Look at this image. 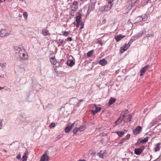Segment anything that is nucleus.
Listing matches in <instances>:
<instances>
[{"mask_svg": "<svg viewBox=\"0 0 161 161\" xmlns=\"http://www.w3.org/2000/svg\"><path fill=\"white\" fill-rule=\"evenodd\" d=\"M50 61L53 65H55L57 63V61L55 57L50 58Z\"/></svg>", "mask_w": 161, "mask_h": 161, "instance_id": "nucleus-19", "label": "nucleus"}, {"mask_svg": "<svg viewBox=\"0 0 161 161\" xmlns=\"http://www.w3.org/2000/svg\"><path fill=\"white\" fill-rule=\"evenodd\" d=\"M148 35H149L148 36H150V34H148Z\"/></svg>", "mask_w": 161, "mask_h": 161, "instance_id": "nucleus-52", "label": "nucleus"}, {"mask_svg": "<svg viewBox=\"0 0 161 161\" xmlns=\"http://www.w3.org/2000/svg\"><path fill=\"white\" fill-rule=\"evenodd\" d=\"M127 116L126 115V114L123 113L122 112L118 119L115 122V123L119 124L124 119V120H125V118Z\"/></svg>", "mask_w": 161, "mask_h": 161, "instance_id": "nucleus-6", "label": "nucleus"}, {"mask_svg": "<svg viewBox=\"0 0 161 161\" xmlns=\"http://www.w3.org/2000/svg\"><path fill=\"white\" fill-rule=\"evenodd\" d=\"M63 136V135L62 134H61L58 135L56 138V140L57 141L62 138Z\"/></svg>", "mask_w": 161, "mask_h": 161, "instance_id": "nucleus-31", "label": "nucleus"}, {"mask_svg": "<svg viewBox=\"0 0 161 161\" xmlns=\"http://www.w3.org/2000/svg\"><path fill=\"white\" fill-rule=\"evenodd\" d=\"M127 121H125V122H130L131 121V119L132 118V116L131 115H128L127 116Z\"/></svg>", "mask_w": 161, "mask_h": 161, "instance_id": "nucleus-28", "label": "nucleus"}, {"mask_svg": "<svg viewBox=\"0 0 161 161\" xmlns=\"http://www.w3.org/2000/svg\"><path fill=\"white\" fill-rule=\"evenodd\" d=\"M91 2L92 4V7L94 8L95 5V4L96 3V1H95L92 3V1L91 0Z\"/></svg>", "mask_w": 161, "mask_h": 161, "instance_id": "nucleus-39", "label": "nucleus"}, {"mask_svg": "<svg viewBox=\"0 0 161 161\" xmlns=\"http://www.w3.org/2000/svg\"><path fill=\"white\" fill-rule=\"evenodd\" d=\"M82 16V14L81 13H79L77 14L75 17V20H80Z\"/></svg>", "mask_w": 161, "mask_h": 161, "instance_id": "nucleus-20", "label": "nucleus"}, {"mask_svg": "<svg viewBox=\"0 0 161 161\" xmlns=\"http://www.w3.org/2000/svg\"><path fill=\"white\" fill-rule=\"evenodd\" d=\"M97 43H99V44H100L101 45V46L102 45V43L100 41H99Z\"/></svg>", "mask_w": 161, "mask_h": 161, "instance_id": "nucleus-42", "label": "nucleus"}, {"mask_svg": "<svg viewBox=\"0 0 161 161\" xmlns=\"http://www.w3.org/2000/svg\"><path fill=\"white\" fill-rule=\"evenodd\" d=\"M28 155V153L27 151H25L23 156L22 157V161H26L27 158L28 157L27 155Z\"/></svg>", "mask_w": 161, "mask_h": 161, "instance_id": "nucleus-16", "label": "nucleus"}, {"mask_svg": "<svg viewBox=\"0 0 161 161\" xmlns=\"http://www.w3.org/2000/svg\"><path fill=\"white\" fill-rule=\"evenodd\" d=\"M117 134L120 136L122 137L124 134L125 133L124 132H123L122 131H117L115 132Z\"/></svg>", "mask_w": 161, "mask_h": 161, "instance_id": "nucleus-25", "label": "nucleus"}, {"mask_svg": "<svg viewBox=\"0 0 161 161\" xmlns=\"http://www.w3.org/2000/svg\"><path fill=\"white\" fill-rule=\"evenodd\" d=\"M116 101V99L114 98H111L109 101V103L110 105L113 104Z\"/></svg>", "mask_w": 161, "mask_h": 161, "instance_id": "nucleus-26", "label": "nucleus"}, {"mask_svg": "<svg viewBox=\"0 0 161 161\" xmlns=\"http://www.w3.org/2000/svg\"><path fill=\"white\" fill-rule=\"evenodd\" d=\"M145 147L144 146H142L140 148L137 149H135L134 150V153L136 155H140L143 151L144 150Z\"/></svg>", "mask_w": 161, "mask_h": 161, "instance_id": "nucleus-7", "label": "nucleus"}, {"mask_svg": "<svg viewBox=\"0 0 161 161\" xmlns=\"http://www.w3.org/2000/svg\"><path fill=\"white\" fill-rule=\"evenodd\" d=\"M142 129V128L141 126H137L135 129L133 130V133L134 135H137L140 133Z\"/></svg>", "mask_w": 161, "mask_h": 161, "instance_id": "nucleus-11", "label": "nucleus"}, {"mask_svg": "<svg viewBox=\"0 0 161 161\" xmlns=\"http://www.w3.org/2000/svg\"><path fill=\"white\" fill-rule=\"evenodd\" d=\"M23 16L25 19H27L28 14L26 12H24L23 13Z\"/></svg>", "mask_w": 161, "mask_h": 161, "instance_id": "nucleus-32", "label": "nucleus"}, {"mask_svg": "<svg viewBox=\"0 0 161 161\" xmlns=\"http://www.w3.org/2000/svg\"><path fill=\"white\" fill-rule=\"evenodd\" d=\"M149 68V65H147L142 68L140 71V75L141 76H143L144 75L145 72Z\"/></svg>", "mask_w": 161, "mask_h": 161, "instance_id": "nucleus-10", "label": "nucleus"}, {"mask_svg": "<svg viewBox=\"0 0 161 161\" xmlns=\"http://www.w3.org/2000/svg\"><path fill=\"white\" fill-rule=\"evenodd\" d=\"M92 109H93L92 110V113L94 114H95L100 111L101 108L100 107H97L96 105H94Z\"/></svg>", "mask_w": 161, "mask_h": 161, "instance_id": "nucleus-12", "label": "nucleus"}, {"mask_svg": "<svg viewBox=\"0 0 161 161\" xmlns=\"http://www.w3.org/2000/svg\"><path fill=\"white\" fill-rule=\"evenodd\" d=\"M146 17V15L145 14L143 15L142 16H141V17H138V18H140L141 19H141L142 20H143V19H145Z\"/></svg>", "mask_w": 161, "mask_h": 161, "instance_id": "nucleus-35", "label": "nucleus"}, {"mask_svg": "<svg viewBox=\"0 0 161 161\" xmlns=\"http://www.w3.org/2000/svg\"><path fill=\"white\" fill-rule=\"evenodd\" d=\"M83 100H82V99H81L79 101L80 102H82L83 101Z\"/></svg>", "mask_w": 161, "mask_h": 161, "instance_id": "nucleus-46", "label": "nucleus"}, {"mask_svg": "<svg viewBox=\"0 0 161 161\" xmlns=\"http://www.w3.org/2000/svg\"><path fill=\"white\" fill-rule=\"evenodd\" d=\"M67 64L70 67H72L75 64V62L71 59H69L67 61Z\"/></svg>", "mask_w": 161, "mask_h": 161, "instance_id": "nucleus-18", "label": "nucleus"}, {"mask_svg": "<svg viewBox=\"0 0 161 161\" xmlns=\"http://www.w3.org/2000/svg\"><path fill=\"white\" fill-rule=\"evenodd\" d=\"M160 143H158L155 145V147L154 148L155 152H157L160 150Z\"/></svg>", "mask_w": 161, "mask_h": 161, "instance_id": "nucleus-22", "label": "nucleus"}, {"mask_svg": "<svg viewBox=\"0 0 161 161\" xmlns=\"http://www.w3.org/2000/svg\"><path fill=\"white\" fill-rule=\"evenodd\" d=\"M128 112L129 111L128 110L125 109L122 112L123 113L127 114L128 113Z\"/></svg>", "mask_w": 161, "mask_h": 161, "instance_id": "nucleus-37", "label": "nucleus"}, {"mask_svg": "<svg viewBox=\"0 0 161 161\" xmlns=\"http://www.w3.org/2000/svg\"><path fill=\"white\" fill-rule=\"evenodd\" d=\"M20 1H21L22 2L24 0H19Z\"/></svg>", "mask_w": 161, "mask_h": 161, "instance_id": "nucleus-50", "label": "nucleus"}, {"mask_svg": "<svg viewBox=\"0 0 161 161\" xmlns=\"http://www.w3.org/2000/svg\"><path fill=\"white\" fill-rule=\"evenodd\" d=\"M106 154L105 152L104 151H101L97 154V155L100 158H104Z\"/></svg>", "mask_w": 161, "mask_h": 161, "instance_id": "nucleus-14", "label": "nucleus"}, {"mask_svg": "<svg viewBox=\"0 0 161 161\" xmlns=\"http://www.w3.org/2000/svg\"><path fill=\"white\" fill-rule=\"evenodd\" d=\"M148 140V138L147 137L145 138L144 139L141 140V142L142 143H144L147 142Z\"/></svg>", "mask_w": 161, "mask_h": 161, "instance_id": "nucleus-30", "label": "nucleus"}, {"mask_svg": "<svg viewBox=\"0 0 161 161\" xmlns=\"http://www.w3.org/2000/svg\"><path fill=\"white\" fill-rule=\"evenodd\" d=\"M66 40L67 41L70 42L72 40V39L71 37H69L67 38Z\"/></svg>", "mask_w": 161, "mask_h": 161, "instance_id": "nucleus-40", "label": "nucleus"}, {"mask_svg": "<svg viewBox=\"0 0 161 161\" xmlns=\"http://www.w3.org/2000/svg\"><path fill=\"white\" fill-rule=\"evenodd\" d=\"M126 141L125 140V139H124V138H122L121 140V141L120 142H119L118 144V146H121L122 145V144H123V143Z\"/></svg>", "mask_w": 161, "mask_h": 161, "instance_id": "nucleus-27", "label": "nucleus"}, {"mask_svg": "<svg viewBox=\"0 0 161 161\" xmlns=\"http://www.w3.org/2000/svg\"><path fill=\"white\" fill-rule=\"evenodd\" d=\"M72 129V127H70L69 126H68L65 127L64 129V130L65 132L66 133H69Z\"/></svg>", "mask_w": 161, "mask_h": 161, "instance_id": "nucleus-21", "label": "nucleus"}, {"mask_svg": "<svg viewBox=\"0 0 161 161\" xmlns=\"http://www.w3.org/2000/svg\"><path fill=\"white\" fill-rule=\"evenodd\" d=\"M94 53V50H92L88 52L87 53V56L88 57H91L93 54Z\"/></svg>", "mask_w": 161, "mask_h": 161, "instance_id": "nucleus-24", "label": "nucleus"}, {"mask_svg": "<svg viewBox=\"0 0 161 161\" xmlns=\"http://www.w3.org/2000/svg\"><path fill=\"white\" fill-rule=\"evenodd\" d=\"M78 7V3L77 2V1H74L73 2V3L72 5L71 6L70 8L71 9V10L73 11H75Z\"/></svg>", "mask_w": 161, "mask_h": 161, "instance_id": "nucleus-9", "label": "nucleus"}, {"mask_svg": "<svg viewBox=\"0 0 161 161\" xmlns=\"http://www.w3.org/2000/svg\"><path fill=\"white\" fill-rule=\"evenodd\" d=\"M21 158V155L19 154L16 157V158L18 159H19L20 158Z\"/></svg>", "mask_w": 161, "mask_h": 161, "instance_id": "nucleus-41", "label": "nucleus"}, {"mask_svg": "<svg viewBox=\"0 0 161 161\" xmlns=\"http://www.w3.org/2000/svg\"><path fill=\"white\" fill-rule=\"evenodd\" d=\"M98 63L100 64L103 66L107 64V62L104 58H103L100 60Z\"/></svg>", "mask_w": 161, "mask_h": 161, "instance_id": "nucleus-17", "label": "nucleus"}, {"mask_svg": "<svg viewBox=\"0 0 161 161\" xmlns=\"http://www.w3.org/2000/svg\"><path fill=\"white\" fill-rule=\"evenodd\" d=\"M64 44V40H62L60 41V42H59L58 46H60L62 45H63Z\"/></svg>", "mask_w": 161, "mask_h": 161, "instance_id": "nucleus-33", "label": "nucleus"}, {"mask_svg": "<svg viewBox=\"0 0 161 161\" xmlns=\"http://www.w3.org/2000/svg\"><path fill=\"white\" fill-rule=\"evenodd\" d=\"M1 64H1V63H0V66H1Z\"/></svg>", "mask_w": 161, "mask_h": 161, "instance_id": "nucleus-51", "label": "nucleus"}, {"mask_svg": "<svg viewBox=\"0 0 161 161\" xmlns=\"http://www.w3.org/2000/svg\"><path fill=\"white\" fill-rule=\"evenodd\" d=\"M126 36L125 35H119L115 37L114 39L116 40L117 42L119 41L122 38Z\"/></svg>", "mask_w": 161, "mask_h": 161, "instance_id": "nucleus-15", "label": "nucleus"}, {"mask_svg": "<svg viewBox=\"0 0 161 161\" xmlns=\"http://www.w3.org/2000/svg\"><path fill=\"white\" fill-rule=\"evenodd\" d=\"M70 34L69 31H64L63 32V35L64 36H67Z\"/></svg>", "mask_w": 161, "mask_h": 161, "instance_id": "nucleus-29", "label": "nucleus"}, {"mask_svg": "<svg viewBox=\"0 0 161 161\" xmlns=\"http://www.w3.org/2000/svg\"><path fill=\"white\" fill-rule=\"evenodd\" d=\"M86 129V127L83 125L74 129L73 130V132L74 135H79L80 134V132L84 131Z\"/></svg>", "mask_w": 161, "mask_h": 161, "instance_id": "nucleus-2", "label": "nucleus"}, {"mask_svg": "<svg viewBox=\"0 0 161 161\" xmlns=\"http://www.w3.org/2000/svg\"><path fill=\"white\" fill-rule=\"evenodd\" d=\"M16 50L20 59L23 60L28 59V56L25 49L23 48L19 47L17 48Z\"/></svg>", "mask_w": 161, "mask_h": 161, "instance_id": "nucleus-1", "label": "nucleus"}, {"mask_svg": "<svg viewBox=\"0 0 161 161\" xmlns=\"http://www.w3.org/2000/svg\"><path fill=\"white\" fill-rule=\"evenodd\" d=\"M4 88V87H1L0 86V90H1V89H3Z\"/></svg>", "mask_w": 161, "mask_h": 161, "instance_id": "nucleus-45", "label": "nucleus"}, {"mask_svg": "<svg viewBox=\"0 0 161 161\" xmlns=\"http://www.w3.org/2000/svg\"><path fill=\"white\" fill-rule=\"evenodd\" d=\"M131 43L130 42H129L127 44H125L124 46H123L120 48V51L121 53H123L125 51L127 50V49L129 48L130 46Z\"/></svg>", "mask_w": 161, "mask_h": 161, "instance_id": "nucleus-5", "label": "nucleus"}, {"mask_svg": "<svg viewBox=\"0 0 161 161\" xmlns=\"http://www.w3.org/2000/svg\"><path fill=\"white\" fill-rule=\"evenodd\" d=\"M78 161H86V160L85 159H83V160L80 159V160H78Z\"/></svg>", "mask_w": 161, "mask_h": 161, "instance_id": "nucleus-44", "label": "nucleus"}, {"mask_svg": "<svg viewBox=\"0 0 161 161\" xmlns=\"http://www.w3.org/2000/svg\"><path fill=\"white\" fill-rule=\"evenodd\" d=\"M49 157L47 155L46 152L41 157L40 161H49Z\"/></svg>", "mask_w": 161, "mask_h": 161, "instance_id": "nucleus-8", "label": "nucleus"}, {"mask_svg": "<svg viewBox=\"0 0 161 161\" xmlns=\"http://www.w3.org/2000/svg\"><path fill=\"white\" fill-rule=\"evenodd\" d=\"M112 5L111 2L109 1L108 4L101 8L100 10L101 12L103 13L104 12H106L110 10L111 8Z\"/></svg>", "mask_w": 161, "mask_h": 161, "instance_id": "nucleus-3", "label": "nucleus"}, {"mask_svg": "<svg viewBox=\"0 0 161 161\" xmlns=\"http://www.w3.org/2000/svg\"><path fill=\"white\" fill-rule=\"evenodd\" d=\"M42 34L44 36L48 35L49 33L48 32V31L46 29H44L42 30Z\"/></svg>", "mask_w": 161, "mask_h": 161, "instance_id": "nucleus-23", "label": "nucleus"}, {"mask_svg": "<svg viewBox=\"0 0 161 161\" xmlns=\"http://www.w3.org/2000/svg\"><path fill=\"white\" fill-rule=\"evenodd\" d=\"M76 26L78 27L80 25V29H82L84 28V23L82 21H76Z\"/></svg>", "mask_w": 161, "mask_h": 161, "instance_id": "nucleus-13", "label": "nucleus"}, {"mask_svg": "<svg viewBox=\"0 0 161 161\" xmlns=\"http://www.w3.org/2000/svg\"><path fill=\"white\" fill-rule=\"evenodd\" d=\"M56 126L55 124L53 123H52L49 125L50 128H52Z\"/></svg>", "mask_w": 161, "mask_h": 161, "instance_id": "nucleus-34", "label": "nucleus"}, {"mask_svg": "<svg viewBox=\"0 0 161 161\" xmlns=\"http://www.w3.org/2000/svg\"><path fill=\"white\" fill-rule=\"evenodd\" d=\"M75 124V123H74L70 126V127H72V128L73 126H74Z\"/></svg>", "mask_w": 161, "mask_h": 161, "instance_id": "nucleus-43", "label": "nucleus"}, {"mask_svg": "<svg viewBox=\"0 0 161 161\" xmlns=\"http://www.w3.org/2000/svg\"><path fill=\"white\" fill-rule=\"evenodd\" d=\"M130 136V134H128L127 135V136H126L124 138L125 139V140H128L129 139Z\"/></svg>", "mask_w": 161, "mask_h": 161, "instance_id": "nucleus-36", "label": "nucleus"}, {"mask_svg": "<svg viewBox=\"0 0 161 161\" xmlns=\"http://www.w3.org/2000/svg\"><path fill=\"white\" fill-rule=\"evenodd\" d=\"M92 154H93L94 155L96 153H92Z\"/></svg>", "mask_w": 161, "mask_h": 161, "instance_id": "nucleus-48", "label": "nucleus"}, {"mask_svg": "<svg viewBox=\"0 0 161 161\" xmlns=\"http://www.w3.org/2000/svg\"><path fill=\"white\" fill-rule=\"evenodd\" d=\"M6 63H3L1 64V67L2 68H3L5 67L6 66Z\"/></svg>", "mask_w": 161, "mask_h": 161, "instance_id": "nucleus-38", "label": "nucleus"}, {"mask_svg": "<svg viewBox=\"0 0 161 161\" xmlns=\"http://www.w3.org/2000/svg\"><path fill=\"white\" fill-rule=\"evenodd\" d=\"M2 2H3V1H1V0H0V3H1Z\"/></svg>", "mask_w": 161, "mask_h": 161, "instance_id": "nucleus-49", "label": "nucleus"}, {"mask_svg": "<svg viewBox=\"0 0 161 161\" xmlns=\"http://www.w3.org/2000/svg\"><path fill=\"white\" fill-rule=\"evenodd\" d=\"M11 31H7L6 29H2L0 30V37H4L8 36L10 33Z\"/></svg>", "mask_w": 161, "mask_h": 161, "instance_id": "nucleus-4", "label": "nucleus"}, {"mask_svg": "<svg viewBox=\"0 0 161 161\" xmlns=\"http://www.w3.org/2000/svg\"><path fill=\"white\" fill-rule=\"evenodd\" d=\"M2 126V125L1 123H0V129H1V127Z\"/></svg>", "mask_w": 161, "mask_h": 161, "instance_id": "nucleus-47", "label": "nucleus"}]
</instances>
